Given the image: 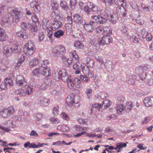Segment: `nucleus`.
<instances>
[{"mask_svg": "<svg viewBox=\"0 0 153 153\" xmlns=\"http://www.w3.org/2000/svg\"><path fill=\"white\" fill-rule=\"evenodd\" d=\"M98 13L101 16L100 17V20L97 21V17H95V19L97 20L96 22H99L100 24L105 23L107 19H110V21L113 24L117 22V15L115 12L109 7H106L105 10H102L101 11H99Z\"/></svg>", "mask_w": 153, "mask_h": 153, "instance_id": "f257e3e1", "label": "nucleus"}, {"mask_svg": "<svg viewBox=\"0 0 153 153\" xmlns=\"http://www.w3.org/2000/svg\"><path fill=\"white\" fill-rule=\"evenodd\" d=\"M36 47L33 41L29 40L25 45L24 52L27 56H30L35 52Z\"/></svg>", "mask_w": 153, "mask_h": 153, "instance_id": "f03ea898", "label": "nucleus"}, {"mask_svg": "<svg viewBox=\"0 0 153 153\" xmlns=\"http://www.w3.org/2000/svg\"><path fill=\"white\" fill-rule=\"evenodd\" d=\"M15 111V109L12 106L1 109L0 110V116L4 118L8 117L13 115Z\"/></svg>", "mask_w": 153, "mask_h": 153, "instance_id": "7ed1b4c3", "label": "nucleus"}, {"mask_svg": "<svg viewBox=\"0 0 153 153\" xmlns=\"http://www.w3.org/2000/svg\"><path fill=\"white\" fill-rule=\"evenodd\" d=\"M92 17H93V20L90 21L88 23H85L83 25V27L84 29L87 32L91 33L92 32L93 30V29L92 27L93 24L95 22L97 23H100L99 22H97L96 21L97 20L95 19V17H97L98 19L97 21L99 20H100V17L98 16H94L93 17L92 16Z\"/></svg>", "mask_w": 153, "mask_h": 153, "instance_id": "20e7f679", "label": "nucleus"}, {"mask_svg": "<svg viewBox=\"0 0 153 153\" xmlns=\"http://www.w3.org/2000/svg\"><path fill=\"white\" fill-rule=\"evenodd\" d=\"M112 38L110 35L104 36L102 38L99 37L97 38L98 43L101 45H108L112 43Z\"/></svg>", "mask_w": 153, "mask_h": 153, "instance_id": "39448f33", "label": "nucleus"}, {"mask_svg": "<svg viewBox=\"0 0 153 153\" xmlns=\"http://www.w3.org/2000/svg\"><path fill=\"white\" fill-rule=\"evenodd\" d=\"M114 3L118 6L116 7V10L118 13H122V12L121 10H125L124 7L126 5V1L125 0H114Z\"/></svg>", "mask_w": 153, "mask_h": 153, "instance_id": "423d86ee", "label": "nucleus"}, {"mask_svg": "<svg viewBox=\"0 0 153 153\" xmlns=\"http://www.w3.org/2000/svg\"><path fill=\"white\" fill-rule=\"evenodd\" d=\"M11 15H12L13 20L15 19V22H17L23 16V12L17 8V9H13L11 12Z\"/></svg>", "mask_w": 153, "mask_h": 153, "instance_id": "0eeeda50", "label": "nucleus"}, {"mask_svg": "<svg viewBox=\"0 0 153 153\" xmlns=\"http://www.w3.org/2000/svg\"><path fill=\"white\" fill-rule=\"evenodd\" d=\"M13 22V18L11 14H7L1 19V25L3 27H6L9 23H11Z\"/></svg>", "mask_w": 153, "mask_h": 153, "instance_id": "6e6552de", "label": "nucleus"}, {"mask_svg": "<svg viewBox=\"0 0 153 153\" xmlns=\"http://www.w3.org/2000/svg\"><path fill=\"white\" fill-rule=\"evenodd\" d=\"M65 49L62 45H58L53 48L52 53L56 56L60 55L65 53Z\"/></svg>", "mask_w": 153, "mask_h": 153, "instance_id": "1a4fd4ad", "label": "nucleus"}, {"mask_svg": "<svg viewBox=\"0 0 153 153\" xmlns=\"http://www.w3.org/2000/svg\"><path fill=\"white\" fill-rule=\"evenodd\" d=\"M71 56L72 58H68L67 59V62H68L69 65H71L72 63L78 62L79 60V59L76 53V51H74V52H71L70 53Z\"/></svg>", "mask_w": 153, "mask_h": 153, "instance_id": "9d476101", "label": "nucleus"}, {"mask_svg": "<svg viewBox=\"0 0 153 153\" xmlns=\"http://www.w3.org/2000/svg\"><path fill=\"white\" fill-rule=\"evenodd\" d=\"M58 75L59 78L65 82L69 78L67 71L64 69H62L59 71L58 73Z\"/></svg>", "mask_w": 153, "mask_h": 153, "instance_id": "9b49d317", "label": "nucleus"}, {"mask_svg": "<svg viewBox=\"0 0 153 153\" xmlns=\"http://www.w3.org/2000/svg\"><path fill=\"white\" fill-rule=\"evenodd\" d=\"M16 80V84L19 86H26L27 84L25 78L21 75L17 76Z\"/></svg>", "mask_w": 153, "mask_h": 153, "instance_id": "f8f14e48", "label": "nucleus"}, {"mask_svg": "<svg viewBox=\"0 0 153 153\" xmlns=\"http://www.w3.org/2000/svg\"><path fill=\"white\" fill-rule=\"evenodd\" d=\"M49 102V100L43 97H40L38 99V103L42 106H47Z\"/></svg>", "mask_w": 153, "mask_h": 153, "instance_id": "ddd939ff", "label": "nucleus"}, {"mask_svg": "<svg viewBox=\"0 0 153 153\" xmlns=\"http://www.w3.org/2000/svg\"><path fill=\"white\" fill-rule=\"evenodd\" d=\"M145 105L147 107L153 106V97H148L145 98L143 100Z\"/></svg>", "mask_w": 153, "mask_h": 153, "instance_id": "4468645a", "label": "nucleus"}, {"mask_svg": "<svg viewBox=\"0 0 153 153\" xmlns=\"http://www.w3.org/2000/svg\"><path fill=\"white\" fill-rule=\"evenodd\" d=\"M145 77L142 78L141 80H143L145 79L146 83L149 85H152L153 84V77L150 75L145 74Z\"/></svg>", "mask_w": 153, "mask_h": 153, "instance_id": "2eb2a0df", "label": "nucleus"}, {"mask_svg": "<svg viewBox=\"0 0 153 153\" xmlns=\"http://www.w3.org/2000/svg\"><path fill=\"white\" fill-rule=\"evenodd\" d=\"M81 67L84 74L88 75V76H90V77L93 76V75L92 73V72L90 71L89 68L85 65H82Z\"/></svg>", "mask_w": 153, "mask_h": 153, "instance_id": "dca6fc26", "label": "nucleus"}, {"mask_svg": "<svg viewBox=\"0 0 153 153\" xmlns=\"http://www.w3.org/2000/svg\"><path fill=\"white\" fill-rule=\"evenodd\" d=\"M3 53L6 56L10 55L12 53L11 47L9 45H6L3 49Z\"/></svg>", "mask_w": 153, "mask_h": 153, "instance_id": "f3484780", "label": "nucleus"}, {"mask_svg": "<svg viewBox=\"0 0 153 153\" xmlns=\"http://www.w3.org/2000/svg\"><path fill=\"white\" fill-rule=\"evenodd\" d=\"M66 82H67V86L69 89H72L74 87L75 84V78L70 77Z\"/></svg>", "mask_w": 153, "mask_h": 153, "instance_id": "a211bd4d", "label": "nucleus"}, {"mask_svg": "<svg viewBox=\"0 0 153 153\" xmlns=\"http://www.w3.org/2000/svg\"><path fill=\"white\" fill-rule=\"evenodd\" d=\"M62 26V23L58 21L53 22L51 24V27L53 30H56V29L60 28Z\"/></svg>", "mask_w": 153, "mask_h": 153, "instance_id": "6ab92c4d", "label": "nucleus"}, {"mask_svg": "<svg viewBox=\"0 0 153 153\" xmlns=\"http://www.w3.org/2000/svg\"><path fill=\"white\" fill-rule=\"evenodd\" d=\"M74 95L73 94L69 95L66 100L67 103L69 106L72 105L74 102Z\"/></svg>", "mask_w": 153, "mask_h": 153, "instance_id": "aec40b11", "label": "nucleus"}, {"mask_svg": "<svg viewBox=\"0 0 153 153\" xmlns=\"http://www.w3.org/2000/svg\"><path fill=\"white\" fill-rule=\"evenodd\" d=\"M104 65L106 69L108 71H111L114 68L112 62L109 60H106L104 64Z\"/></svg>", "mask_w": 153, "mask_h": 153, "instance_id": "412c9836", "label": "nucleus"}, {"mask_svg": "<svg viewBox=\"0 0 153 153\" xmlns=\"http://www.w3.org/2000/svg\"><path fill=\"white\" fill-rule=\"evenodd\" d=\"M117 113L119 114H123L126 110V108L124 105L122 104L118 105L116 108Z\"/></svg>", "mask_w": 153, "mask_h": 153, "instance_id": "4be33fe9", "label": "nucleus"}, {"mask_svg": "<svg viewBox=\"0 0 153 153\" xmlns=\"http://www.w3.org/2000/svg\"><path fill=\"white\" fill-rule=\"evenodd\" d=\"M40 74L45 76H48L50 74V68L47 67H45L42 68H40Z\"/></svg>", "mask_w": 153, "mask_h": 153, "instance_id": "5701e85b", "label": "nucleus"}, {"mask_svg": "<svg viewBox=\"0 0 153 153\" xmlns=\"http://www.w3.org/2000/svg\"><path fill=\"white\" fill-rule=\"evenodd\" d=\"M8 36L3 29L0 28V41H5L7 38Z\"/></svg>", "mask_w": 153, "mask_h": 153, "instance_id": "b1692460", "label": "nucleus"}, {"mask_svg": "<svg viewBox=\"0 0 153 153\" xmlns=\"http://www.w3.org/2000/svg\"><path fill=\"white\" fill-rule=\"evenodd\" d=\"M15 93L16 95H19L21 96H24L27 94L26 90L25 88H23L20 89L16 90Z\"/></svg>", "mask_w": 153, "mask_h": 153, "instance_id": "393cba45", "label": "nucleus"}, {"mask_svg": "<svg viewBox=\"0 0 153 153\" xmlns=\"http://www.w3.org/2000/svg\"><path fill=\"white\" fill-rule=\"evenodd\" d=\"M39 63V59L38 58H35L32 59L29 63L30 67L32 68L37 65Z\"/></svg>", "mask_w": 153, "mask_h": 153, "instance_id": "a878e982", "label": "nucleus"}, {"mask_svg": "<svg viewBox=\"0 0 153 153\" xmlns=\"http://www.w3.org/2000/svg\"><path fill=\"white\" fill-rule=\"evenodd\" d=\"M12 53L13 52L16 53H20L21 51L20 47L17 45H13L11 47Z\"/></svg>", "mask_w": 153, "mask_h": 153, "instance_id": "bb28decb", "label": "nucleus"}, {"mask_svg": "<svg viewBox=\"0 0 153 153\" xmlns=\"http://www.w3.org/2000/svg\"><path fill=\"white\" fill-rule=\"evenodd\" d=\"M102 105L98 103H95L94 105H92L91 108V113H93L95 109H97L98 111H100V109L102 108Z\"/></svg>", "mask_w": 153, "mask_h": 153, "instance_id": "cd10ccee", "label": "nucleus"}, {"mask_svg": "<svg viewBox=\"0 0 153 153\" xmlns=\"http://www.w3.org/2000/svg\"><path fill=\"white\" fill-rule=\"evenodd\" d=\"M42 25L43 28L45 30L51 27L50 26V23L48 20L44 18L42 21Z\"/></svg>", "mask_w": 153, "mask_h": 153, "instance_id": "c85d7f7f", "label": "nucleus"}, {"mask_svg": "<svg viewBox=\"0 0 153 153\" xmlns=\"http://www.w3.org/2000/svg\"><path fill=\"white\" fill-rule=\"evenodd\" d=\"M25 59L24 56L22 55L20 57L16 63V65H15V68L16 69H18V67L20 66L24 62Z\"/></svg>", "mask_w": 153, "mask_h": 153, "instance_id": "c756f323", "label": "nucleus"}, {"mask_svg": "<svg viewBox=\"0 0 153 153\" xmlns=\"http://www.w3.org/2000/svg\"><path fill=\"white\" fill-rule=\"evenodd\" d=\"M112 30L110 27L109 26L104 27H103V34L104 35H110L112 33Z\"/></svg>", "mask_w": 153, "mask_h": 153, "instance_id": "7c9ffc66", "label": "nucleus"}, {"mask_svg": "<svg viewBox=\"0 0 153 153\" xmlns=\"http://www.w3.org/2000/svg\"><path fill=\"white\" fill-rule=\"evenodd\" d=\"M74 20L78 24H80L82 22L81 17L78 14H76L74 16Z\"/></svg>", "mask_w": 153, "mask_h": 153, "instance_id": "2f4dec72", "label": "nucleus"}, {"mask_svg": "<svg viewBox=\"0 0 153 153\" xmlns=\"http://www.w3.org/2000/svg\"><path fill=\"white\" fill-rule=\"evenodd\" d=\"M64 34V32L63 30H58L54 32V35L56 38H58L62 36Z\"/></svg>", "mask_w": 153, "mask_h": 153, "instance_id": "473e14b6", "label": "nucleus"}, {"mask_svg": "<svg viewBox=\"0 0 153 153\" xmlns=\"http://www.w3.org/2000/svg\"><path fill=\"white\" fill-rule=\"evenodd\" d=\"M42 117V116L41 114L37 113L34 115V118L36 123H39V122L41 120Z\"/></svg>", "mask_w": 153, "mask_h": 153, "instance_id": "72a5a7b5", "label": "nucleus"}, {"mask_svg": "<svg viewBox=\"0 0 153 153\" xmlns=\"http://www.w3.org/2000/svg\"><path fill=\"white\" fill-rule=\"evenodd\" d=\"M126 146L127 145L126 143L122 142H120L117 143V147H118V149L117 152H120L122 150V148L123 147H126Z\"/></svg>", "mask_w": 153, "mask_h": 153, "instance_id": "f704fd0d", "label": "nucleus"}, {"mask_svg": "<svg viewBox=\"0 0 153 153\" xmlns=\"http://www.w3.org/2000/svg\"><path fill=\"white\" fill-rule=\"evenodd\" d=\"M60 6L62 9L65 11H68V9L67 3L65 1H60Z\"/></svg>", "mask_w": 153, "mask_h": 153, "instance_id": "c9c22d12", "label": "nucleus"}, {"mask_svg": "<svg viewBox=\"0 0 153 153\" xmlns=\"http://www.w3.org/2000/svg\"><path fill=\"white\" fill-rule=\"evenodd\" d=\"M72 13L70 12H68L67 13V22L70 25H71L73 23L72 19Z\"/></svg>", "mask_w": 153, "mask_h": 153, "instance_id": "e433bc0d", "label": "nucleus"}, {"mask_svg": "<svg viewBox=\"0 0 153 153\" xmlns=\"http://www.w3.org/2000/svg\"><path fill=\"white\" fill-rule=\"evenodd\" d=\"M125 107L126 108V110L129 111L133 109L134 108V106L132 103L131 102H128L126 103V105Z\"/></svg>", "mask_w": 153, "mask_h": 153, "instance_id": "4c0bfd02", "label": "nucleus"}, {"mask_svg": "<svg viewBox=\"0 0 153 153\" xmlns=\"http://www.w3.org/2000/svg\"><path fill=\"white\" fill-rule=\"evenodd\" d=\"M16 35L17 37L24 39H26L27 37V36L26 35L24 32H18L16 34Z\"/></svg>", "mask_w": 153, "mask_h": 153, "instance_id": "58836bf2", "label": "nucleus"}, {"mask_svg": "<svg viewBox=\"0 0 153 153\" xmlns=\"http://www.w3.org/2000/svg\"><path fill=\"white\" fill-rule=\"evenodd\" d=\"M136 22L140 25H142L144 23V20L143 17L142 16H138L136 20Z\"/></svg>", "mask_w": 153, "mask_h": 153, "instance_id": "ea45409f", "label": "nucleus"}, {"mask_svg": "<svg viewBox=\"0 0 153 153\" xmlns=\"http://www.w3.org/2000/svg\"><path fill=\"white\" fill-rule=\"evenodd\" d=\"M48 63L49 62L48 61L43 60L40 62L39 61V66L43 68H45L46 67V65L48 64Z\"/></svg>", "mask_w": 153, "mask_h": 153, "instance_id": "a19ab883", "label": "nucleus"}, {"mask_svg": "<svg viewBox=\"0 0 153 153\" xmlns=\"http://www.w3.org/2000/svg\"><path fill=\"white\" fill-rule=\"evenodd\" d=\"M4 82L7 87L12 86L13 84V80L11 78H7L5 80Z\"/></svg>", "mask_w": 153, "mask_h": 153, "instance_id": "79ce46f5", "label": "nucleus"}, {"mask_svg": "<svg viewBox=\"0 0 153 153\" xmlns=\"http://www.w3.org/2000/svg\"><path fill=\"white\" fill-rule=\"evenodd\" d=\"M33 86L31 85H28L25 88L26 90L27 94L29 95L32 92Z\"/></svg>", "mask_w": 153, "mask_h": 153, "instance_id": "37998d69", "label": "nucleus"}, {"mask_svg": "<svg viewBox=\"0 0 153 153\" xmlns=\"http://www.w3.org/2000/svg\"><path fill=\"white\" fill-rule=\"evenodd\" d=\"M131 4L133 8L138 11L139 12H141L139 10V7L134 1H132L131 3Z\"/></svg>", "mask_w": 153, "mask_h": 153, "instance_id": "c03bdc74", "label": "nucleus"}, {"mask_svg": "<svg viewBox=\"0 0 153 153\" xmlns=\"http://www.w3.org/2000/svg\"><path fill=\"white\" fill-rule=\"evenodd\" d=\"M74 46L79 49H82L84 47V44L79 41H76L74 44Z\"/></svg>", "mask_w": 153, "mask_h": 153, "instance_id": "a18cd8bd", "label": "nucleus"}, {"mask_svg": "<svg viewBox=\"0 0 153 153\" xmlns=\"http://www.w3.org/2000/svg\"><path fill=\"white\" fill-rule=\"evenodd\" d=\"M103 2L107 6H111L114 4L113 0H102Z\"/></svg>", "mask_w": 153, "mask_h": 153, "instance_id": "49530a36", "label": "nucleus"}, {"mask_svg": "<svg viewBox=\"0 0 153 153\" xmlns=\"http://www.w3.org/2000/svg\"><path fill=\"white\" fill-rule=\"evenodd\" d=\"M91 4L93 6L92 7H90V9H91L94 12H97V13L98 15H100L97 16H98L100 17V16H101V15L100 14L98 13V12L99 11H101L102 10H98L97 7H96V5L95 4Z\"/></svg>", "mask_w": 153, "mask_h": 153, "instance_id": "de8ad7c7", "label": "nucleus"}, {"mask_svg": "<svg viewBox=\"0 0 153 153\" xmlns=\"http://www.w3.org/2000/svg\"><path fill=\"white\" fill-rule=\"evenodd\" d=\"M52 7L54 10H57L59 7V4L55 0L52 1L51 4Z\"/></svg>", "mask_w": 153, "mask_h": 153, "instance_id": "09e8293b", "label": "nucleus"}, {"mask_svg": "<svg viewBox=\"0 0 153 153\" xmlns=\"http://www.w3.org/2000/svg\"><path fill=\"white\" fill-rule=\"evenodd\" d=\"M40 68H37L33 71L32 74L36 76H38L40 74Z\"/></svg>", "mask_w": 153, "mask_h": 153, "instance_id": "8fccbe9b", "label": "nucleus"}, {"mask_svg": "<svg viewBox=\"0 0 153 153\" xmlns=\"http://www.w3.org/2000/svg\"><path fill=\"white\" fill-rule=\"evenodd\" d=\"M61 117L63 119L68 121L70 120V117L65 112L62 113Z\"/></svg>", "mask_w": 153, "mask_h": 153, "instance_id": "3c124183", "label": "nucleus"}, {"mask_svg": "<svg viewBox=\"0 0 153 153\" xmlns=\"http://www.w3.org/2000/svg\"><path fill=\"white\" fill-rule=\"evenodd\" d=\"M141 7L144 12H147L150 10L148 4L146 5L142 3Z\"/></svg>", "mask_w": 153, "mask_h": 153, "instance_id": "603ef678", "label": "nucleus"}, {"mask_svg": "<svg viewBox=\"0 0 153 153\" xmlns=\"http://www.w3.org/2000/svg\"><path fill=\"white\" fill-rule=\"evenodd\" d=\"M59 106H56L55 107L53 110V115L56 116L59 113Z\"/></svg>", "mask_w": 153, "mask_h": 153, "instance_id": "864d4df0", "label": "nucleus"}, {"mask_svg": "<svg viewBox=\"0 0 153 153\" xmlns=\"http://www.w3.org/2000/svg\"><path fill=\"white\" fill-rule=\"evenodd\" d=\"M31 18L33 22L36 24V25L37 24H39V22L36 16L35 15H33Z\"/></svg>", "mask_w": 153, "mask_h": 153, "instance_id": "5fc2aeb1", "label": "nucleus"}, {"mask_svg": "<svg viewBox=\"0 0 153 153\" xmlns=\"http://www.w3.org/2000/svg\"><path fill=\"white\" fill-rule=\"evenodd\" d=\"M30 25L29 24L28 25L25 22H22L21 24V27L24 30H26L28 29L29 26Z\"/></svg>", "mask_w": 153, "mask_h": 153, "instance_id": "6e6d98bb", "label": "nucleus"}, {"mask_svg": "<svg viewBox=\"0 0 153 153\" xmlns=\"http://www.w3.org/2000/svg\"><path fill=\"white\" fill-rule=\"evenodd\" d=\"M72 30V28L71 25H70L69 24V25L67 24L66 27V33L68 34H70Z\"/></svg>", "mask_w": 153, "mask_h": 153, "instance_id": "4d7b16f0", "label": "nucleus"}, {"mask_svg": "<svg viewBox=\"0 0 153 153\" xmlns=\"http://www.w3.org/2000/svg\"><path fill=\"white\" fill-rule=\"evenodd\" d=\"M92 90L91 88L87 89L85 91V93L87 96L88 98L90 99L91 94Z\"/></svg>", "mask_w": 153, "mask_h": 153, "instance_id": "13d9d810", "label": "nucleus"}, {"mask_svg": "<svg viewBox=\"0 0 153 153\" xmlns=\"http://www.w3.org/2000/svg\"><path fill=\"white\" fill-rule=\"evenodd\" d=\"M59 16L58 13L55 11H52L51 14V17L53 19H55Z\"/></svg>", "mask_w": 153, "mask_h": 153, "instance_id": "bf43d9fd", "label": "nucleus"}, {"mask_svg": "<svg viewBox=\"0 0 153 153\" xmlns=\"http://www.w3.org/2000/svg\"><path fill=\"white\" fill-rule=\"evenodd\" d=\"M77 4L76 0H70V5L71 8L74 7Z\"/></svg>", "mask_w": 153, "mask_h": 153, "instance_id": "052dcab7", "label": "nucleus"}, {"mask_svg": "<svg viewBox=\"0 0 153 153\" xmlns=\"http://www.w3.org/2000/svg\"><path fill=\"white\" fill-rule=\"evenodd\" d=\"M18 114L21 116H27L28 115V113L27 112L23 111L22 110H20L18 111Z\"/></svg>", "mask_w": 153, "mask_h": 153, "instance_id": "680f3d73", "label": "nucleus"}, {"mask_svg": "<svg viewBox=\"0 0 153 153\" xmlns=\"http://www.w3.org/2000/svg\"><path fill=\"white\" fill-rule=\"evenodd\" d=\"M111 104V102L108 100H104L103 102V105H104V106L107 107H108Z\"/></svg>", "mask_w": 153, "mask_h": 153, "instance_id": "e2e57ef3", "label": "nucleus"}, {"mask_svg": "<svg viewBox=\"0 0 153 153\" xmlns=\"http://www.w3.org/2000/svg\"><path fill=\"white\" fill-rule=\"evenodd\" d=\"M45 36L44 33L42 32H41L39 33L38 36V40L39 42H42V41L43 40Z\"/></svg>", "mask_w": 153, "mask_h": 153, "instance_id": "0e129e2a", "label": "nucleus"}, {"mask_svg": "<svg viewBox=\"0 0 153 153\" xmlns=\"http://www.w3.org/2000/svg\"><path fill=\"white\" fill-rule=\"evenodd\" d=\"M152 36L150 33H147L146 36V39L148 41H150L152 40Z\"/></svg>", "mask_w": 153, "mask_h": 153, "instance_id": "69168bd1", "label": "nucleus"}, {"mask_svg": "<svg viewBox=\"0 0 153 153\" xmlns=\"http://www.w3.org/2000/svg\"><path fill=\"white\" fill-rule=\"evenodd\" d=\"M77 121L81 125H83L86 123L87 122L88 120L87 119L83 120L81 118H79Z\"/></svg>", "mask_w": 153, "mask_h": 153, "instance_id": "338daca9", "label": "nucleus"}, {"mask_svg": "<svg viewBox=\"0 0 153 153\" xmlns=\"http://www.w3.org/2000/svg\"><path fill=\"white\" fill-rule=\"evenodd\" d=\"M128 30V28L125 26H122L120 29L122 33L124 34H126L127 33Z\"/></svg>", "mask_w": 153, "mask_h": 153, "instance_id": "774afa93", "label": "nucleus"}]
</instances>
